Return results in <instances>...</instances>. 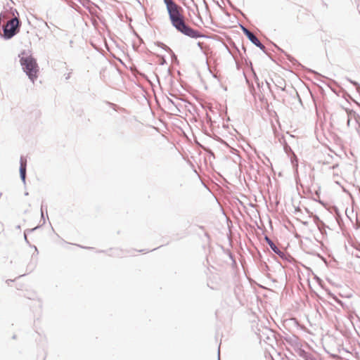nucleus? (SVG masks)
<instances>
[{
  "label": "nucleus",
  "instance_id": "1",
  "mask_svg": "<svg viewBox=\"0 0 360 360\" xmlns=\"http://www.w3.org/2000/svg\"><path fill=\"white\" fill-rule=\"evenodd\" d=\"M169 20L172 26L179 32L191 38H198L202 37L200 33L190 26L185 22L184 9L178 5L174 0H163Z\"/></svg>",
  "mask_w": 360,
  "mask_h": 360
},
{
  "label": "nucleus",
  "instance_id": "2",
  "mask_svg": "<svg viewBox=\"0 0 360 360\" xmlns=\"http://www.w3.org/2000/svg\"><path fill=\"white\" fill-rule=\"evenodd\" d=\"M20 63L29 78L34 82L37 78L39 72V66L35 59L31 56H22Z\"/></svg>",
  "mask_w": 360,
  "mask_h": 360
},
{
  "label": "nucleus",
  "instance_id": "3",
  "mask_svg": "<svg viewBox=\"0 0 360 360\" xmlns=\"http://www.w3.org/2000/svg\"><path fill=\"white\" fill-rule=\"evenodd\" d=\"M19 25L18 18H14L8 20L4 29V35L6 38L10 39L16 33V30Z\"/></svg>",
  "mask_w": 360,
  "mask_h": 360
},
{
  "label": "nucleus",
  "instance_id": "4",
  "mask_svg": "<svg viewBox=\"0 0 360 360\" xmlns=\"http://www.w3.org/2000/svg\"><path fill=\"white\" fill-rule=\"evenodd\" d=\"M243 32L247 36V37L257 46L259 48H263L264 46L261 44L259 40L257 39V37L252 33L250 31H249L248 29L243 27Z\"/></svg>",
  "mask_w": 360,
  "mask_h": 360
},
{
  "label": "nucleus",
  "instance_id": "5",
  "mask_svg": "<svg viewBox=\"0 0 360 360\" xmlns=\"http://www.w3.org/2000/svg\"><path fill=\"white\" fill-rule=\"evenodd\" d=\"M72 70L68 68L66 65H64L61 68L62 79L65 81H68L72 76Z\"/></svg>",
  "mask_w": 360,
  "mask_h": 360
},
{
  "label": "nucleus",
  "instance_id": "6",
  "mask_svg": "<svg viewBox=\"0 0 360 360\" xmlns=\"http://www.w3.org/2000/svg\"><path fill=\"white\" fill-rule=\"evenodd\" d=\"M26 161L21 160L20 162V177L23 181L25 180V174H26Z\"/></svg>",
  "mask_w": 360,
  "mask_h": 360
},
{
  "label": "nucleus",
  "instance_id": "7",
  "mask_svg": "<svg viewBox=\"0 0 360 360\" xmlns=\"http://www.w3.org/2000/svg\"><path fill=\"white\" fill-rule=\"evenodd\" d=\"M266 240L274 252H276L277 254L281 253V250L277 248V246L269 238L266 237Z\"/></svg>",
  "mask_w": 360,
  "mask_h": 360
},
{
  "label": "nucleus",
  "instance_id": "8",
  "mask_svg": "<svg viewBox=\"0 0 360 360\" xmlns=\"http://www.w3.org/2000/svg\"><path fill=\"white\" fill-rule=\"evenodd\" d=\"M198 15L199 19H200V20H202V18H201V16H200V13H198Z\"/></svg>",
  "mask_w": 360,
  "mask_h": 360
}]
</instances>
